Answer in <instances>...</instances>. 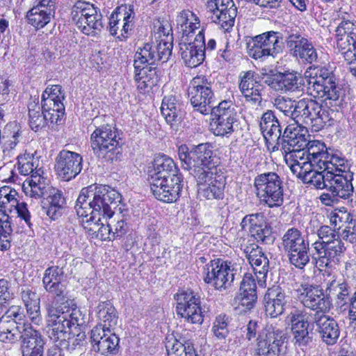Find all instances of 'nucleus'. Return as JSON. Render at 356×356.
Listing matches in <instances>:
<instances>
[{
	"label": "nucleus",
	"mask_w": 356,
	"mask_h": 356,
	"mask_svg": "<svg viewBox=\"0 0 356 356\" xmlns=\"http://www.w3.org/2000/svg\"><path fill=\"white\" fill-rule=\"evenodd\" d=\"M172 35H166L165 38L156 40V43H150L159 62H167L172 55Z\"/></svg>",
	"instance_id": "55"
},
{
	"label": "nucleus",
	"mask_w": 356,
	"mask_h": 356,
	"mask_svg": "<svg viewBox=\"0 0 356 356\" xmlns=\"http://www.w3.org/2000/svg\"><path fill=\"white\" fill-rule=\"evenodd\" d=\"M231 321V318L225 314H220L218 315L212 325L211 332L216 339L222 341L228 337L229 330V325Z\"/></svg>",
	"instance_id": "57"
},
{
	"label": "nucleus",
	"mask_w": 356,
	"mask_h": 356,
	"mask_svg": "<svg viewBox=\"0 0 356 356\" xmlns=\"http://www.w3.org/2000/svg\"><path fill=\"white\" fill-rule=\"evenodd\" d=\"M135 13L131 6L117 7L109 17V31L112 35H116L122 22L121 35L118 38L125 40L128 38L134 25Z\"/></svg>",
	"instance_id": "30"
},
{
	"label": "nucleus",
	"mask_w": 356,
	"mask_h": 356,
	"mask_svg": "<svg viewBox=\"0 0 356 356\" xmlns=\"http://www.w3.org/2000/svg\"><path fill=\"white\" fill-rule=\"evenodd\" d=\"M38 165V159L31 154L17 156V169L19 174L24 176L31 175L23 184V191L27 196L35 199L42 197L47 186V179L43 176L44 172Z\"/></svg>",
	"instance_id": "10"
},
{
	"label": "nucleus",
	"mask_w": 356,
	"mask_h": 356,
	"mask_svg": "<svg viewBox=\"0 0 356 356\" xmlns=\"http://www.w3.org/2000/svg\"><path fill=\"white\" fill-rule=\"evenodd\" d=\"M269 86L282 92H295L303 91L304 79L297 72H286L275 74L266 80Z\"/></svg>",
	"instance_id": "35"
},
{
	"label": "nucleus",
	"mask_w": 356,
	"mask_h": 356,
	"mask_svg": "<svg viewBox=\"0 0 356 356\" xmlns=\"http://www.w3.org/2000/svg\"><path fill=\"white\" fill-rule=\"evenodd\" d=\"M20 136L21 133L18 129L10 132L9 135H6V131H4L3 135L1 137L3 140L2 148L3 152H10L15 149L19 143V138Z\"/></svg>",
	"instance_id": "63"
},
{
	"label": "nucleus",
	"mask_w": 356,
	"mask_h": 356,
	"mask_svg": "<svg viewBox=\"0 0 356 356\" xmlns=\"http://www.w3.org/2000/svg\"><path fill=\"white\" fill-rule=\"evenodd\" d=\"M165 348L168 356H197L191 343H182L172 338L167 341Z\"/></svg>",
	"instance_id": "54"
},
{
	"label": "nucleus",
	"mask_w": 356,
	"mask_h": 356,
	"mask_svg": "<svg viewBox=\"0 0 356 356\" xmlns=\"http://www.w3.org/2000/svg\"><path fill=\"white\" fill-rule=\"evenodd\" d=\"M285 333L273 327L262 328L257 339L255 354L258 356H287Z\"/></svg>",
	"instance_id": "18"
},
{
	"label": "nucleus",
	"mask_w": 356,
	"mask_h": 356,
	"mask_svg": "<svg viewBox=\"0 0 356 356\" xmlns=\"http://www.w3.org/2000/svg\"><path fill=\"white\" fill-rule=\"evenodd\" d=\"M18 197L19 194L14 188L8 186L0 188V212L12 213L18 205Z\"/></svg>",
	"instance_id": "52"
},
{
	"label": "nucleus",
	"mask_w": 356,
	"mask_h": 356,
	"mask_svg": "<svg viewBox=\"0 0 356 356\" xmlns=\"http://www.w3.org/2000/svg\"><path fill=\"white\" fill-rule=\"evenodd\" d=\"M242 229H248L258 243L270 244L274 241L271 229L266 225L263 213L248 214L241 222Z\"/></svg>",
	"instance_id": "28"
},
{
	"label": "nucleus",
	"mask_w": 356,
	"mask_h": 356,
	"mask_svg": "<svg viewBox=\"0 0 356 356\" xmlns=\"http://www.w3.org/2000/svg\"><path fill=\"white\" fill-rule=\"evenodd\" d=\"M134 80L140 92H148L157 85L159 76L156 67H151L149 69H143V70H134Z\"/></svg>",
	"instance_id": "49"
},
{
	"label": "nucleus",
	"mask_w": 356,
	"mask_h": 356,
	"mask_svg": "<svg viewBox=\"0 0 356 356\" xmlns=\"http://www.w3.org/2000/svg\"><path fill=\"white\" fill-rule=\"evenodd\" d=\"M177 301L176 312L178 316L188 323L202 324L204 315L201 307V299L197 293L191 289L181 290L175 295Z\"/></svg>",
	"instance_id": "17"
},
{
	"label": "nucleus",
	"mask_w": 356,
	"mask_h": 356,
	"mask_svg": "<svg viewBox=\"0 0 356 356\" xmlns=\"http://www.w3.org/2000/svg\"><path fill=\"white\" fill-rule=\"evenodd\" d=\"M24 317L23 309L20 306L12 305L6 311L1 318L6 321H15L17 325L29 324L24 321Z\"/></svg>",
	"instance_id": "62"
},
{
	"label": "nucleus",
	"mask_w": 356,
	"mask_h": 356,
	"mask_svg": "<svg viewBox=\"0 0 356 356\" xmlns=\"http://www.w3.org/2000/svg\"><path fill=\"white\" fill-rule=\"evenodd\" d=\"M253 185L261 204L269 208L280 207L284 204V182L276 172H268L257 175Z\"/></svg>",
	"instance_id": "9"
},
{
	"label": "nucleus",
	"mask_w": 356,
	"mask_h": 356,
	"mask_svg": "<svg viewBox=\"0 0 356 356\" xmlns=\"http://www.w3.org/2000/svg\"><path fill=\"white\" fill-rule=\"evenodd\" d=\"M298 298L305 307L314 313L327 314L331 309L332 301L323 289L317 285L301 284L298 289Z\"/></svg>",
	"instance_id": "22"
},
{
	"label": "nucleus",
	"mask_w": 356,
	"mask_h": 356,
	"mask_svg": "<svg viewBox=\"0 0 356 356\" xmlns=\"http://www.w3.org/2000/svg\"><path fill=\"white\" fill-rule=\"evenodd\" d=\"M350 160L343 155H335L331 158L327 169L316 174L305 184L312 185L317 189L325 188L338 198L348 200L354 193V172L350 171Z\"/></svg>",
	"instance_id": "2"
},
{
	"label": "nucleus",
	"mask_w": 356,
	"mask_h": 356,
	"mask_svg": "<svg viewBox=\"0 0 356 356\" xmlns=\"http://www.w3.org/2000/svg\"><path fill=\"white\" fill-rule=\"evenodd\" d=\"M207 10L211 21L225 31H229L234 26L237 8L233 0H208Z\"/></svg>",
	"instance_id": "23"
},
{
	"label": "nucleus",
	"mask_w": 356,
	"mask_h": 356,
	"mask_svg": "<svg viewBox=\"0 0 356 356\" xmlns=\"http://www.w3.org/2000/svg\"><path fill=\"white\" fill-rule=\"evenodd\" d=\"M114 220L113 222H111L113 229V238H120L128 231L129 227L127 225V218H128V212L127 211L125 213L120 211V213H116L115 211V214L113 215Z\"/></svg>",
	"instance_id": "58"
},
{
	"label": "nucleus",
	"mask_w": 356,
	"mask_h": 356,
	"mask_svg": "<svg viewBox=\"0 0 356 356\" xmlns=\"http://www.w3.org/2000/svg\"><path fill=\"white\" fill-rule=\"evenodd\" d=\"M346 247L341 239L328 243L321 250L322 253L314 252L312 255V261L319 269L330 268L339 261L343 255Z\"/></svg>",
	"instance_id": "36"
},
{
	"label": "nucleus",
	"mask_w": 356,
	"mask_h": 356,
	"mask_svg": "<svg viewBox=\"0 0 356 356\" xmlns=\"http://www.w3.org/2000/svg\"><path fill=\"white\" fill-rule=\"evenodd\" d=\"M337 47H346L348 42H352L356 48V22L342 20L335 29Z\"/></svg>",
	"instance_id": "47"
},
{
	"label": "nucleus",
	"mask_w": 356,
	"mask_h": 356,
	"mask_svg": "<svg viewBox=\"0 0 356 356\" xmlns=\"http://www.w3.org/2000/svg\"><path fill=\"white\" fill-rule=\"evenodd\" d=\"M289 297L286 295L284 289L278 285L268 288L264 298L266 314L270 318H276L281 315Z\"/></svg>",
	"instance_id": "37"
},
{
	"label": "nucleus",
	"mask_w": 356,
	"mask_h": 356,
	"mask_svg": "<svg viewBox=\"0 0 356 356\" xmlns=\"http://www.w3.org/2000/svg\"><path fill=\"white\" fill-rule=\"evenodd\" d=\"M244 253L253 268L259 286L266 287V277L269 270V260L266 253L257 245L246 246Z\"/></svg>",
	"instance_id": "31"
},
{
	"label": "nucleus",
	"mask_w": 356,
	"mask_h": 356,
	"mask_svg": "<svg viewBox=\"0 0 356 356\" xmlns=\"http://www.w3.org/2000/svg\"><path fill=\"white\" fill-rule=\"evenodd\" d=\"M333 114H334L333 110L328 111L321 108V112L318 113V116L314 120V125L312 129V131H318L325 127L332 126L335 122V120L332 117Z\"/></svg>",
	"instance_id": "60"
},
{
	"label": "nucleus",
	"mask_w": 356,
	"mask_h": 356,
	"mask_svg": "<svg viewBox=\"0 0 356 356\" xmlns=\"http://www.w3.org/2000/svg\"><path fill=\"white\" fill-rule=\"evenodd\" d=\"M188 95L195 111L203 115H207L212 111L214 95L211 82L206 76H197L191 81Z\"/></svg>",
	"instance_id": "16"
},
{
	"label": "nucleus",
	"mask_w": 356,
	"mask_h": 356,
	"mask_svg": "<svg viewBox=\"0 0 356 356\" xmlns=\"http://www.w3.org/2000/svg\"><path fill=\"white\" fill-rule=\"evenodd\" d=\"M305 75L310 77L307 87L310 96L323 99L330 107L340 105L341 88L332 71L325 67L314 66L307 70Z\"/></svg>",
	"instance_id": "7"
},
{
	"label": "nucleus",
	"mask_w": 356,
	"mask_h": 356,
	"mask_svg": "<svg viewBox=\"0 0 356 356\" xmlns=\"http://www.w3.org/2000/svg\"><path fill=\"white\" fill-rule=\"evenodd\" d=\"M47 181V180L46 191L42 195V196L46 193L47 195L49 207L46 209V213L51 220H56L62 215L66 201L63 192L58 188L48 187Z\"/></svg>",
	"instance_id": "43"
},
{
	"label": "nucleus",
	"mask_w": 356,
	"mask_h": 356,
	"mask_svg": "<svg viewBox=\"0 0 356 356\" xmlns=\"http://www.w3.org/2000/svg\"><path fill=\"white\" fill-rule=\"evenodd\" d=\"M326 291L329 297L330 295L336 296V302L339 306L350 305L352 299L350 296V287L343 280H332L327 284Z\"/></svg>",
	"instance_id": "51"
},
{
	"label": "nucleus",
	"mask_w": 356,
	"mask_h": 356,
	"mask_svg": "<svg viewBox=\"0 0 356 356\" xmlns=\"http://www.w3.org/2000/svg\"><path fill=\"white\" fill-rule=\"evenodd\" d=\"M204 281L218 291L229 288L234 280L236 270L231 261L211 260L204 268Z\"/></svg>",
	"instance_id": "15"
},
{
	"label": "nucleus",
	"mask_w": 356,
	"mask_h": 356,
	"mask_svg": "<svg viewBox=\"0 0 356 356\" xmlns=\"http://www.w3.org/2000/svg\"><path fill=\"white\" fill-rule=\"evenodd\" d=\"M248 47V54L254 59L264 56L275 58L284 49V36L281 32L269 31L252 38Z\"/></svg>",
	"instance_id": "14"
},
{
	"label": "nucleus",
	"mask_w": 356,
	"mask_h": 356,
	"mask_svg": "<svg viewBox=\"0 0 356 356\" xmlns=\"http://www.w3.org/2000/svg\"><path fill=\"white\" fill-rule=\"evenodd\" d=\"M240 293L235 300L238 306L244 312L254 308L257 300V285L254 275L250 273L244 275L240 286Z\"/></svg>",
	"instance_id": "38"
},
{
	"label": "nucleus",
	"mask_w": 356,
	"mask_h": 356,
	"mask_svg": "<svg viewBox=\"0 0 356 356\" xmlns=\"http://www.w3.org/2000/svg\"><path fill=\"white\" fill-rule=\"evenodd\" d=\"M22 341V356H42L45 341L39 331L35 330L31 324L19 339Z\"/></svg>",
	"instance_id": "39"
},
{
	"label": "nucleus",
	"mask_w": 356,
	"mask_h": 356,
	"mask_svg": "<svg viewBox=\"0 0 356 356\" xmlns=\"http://www.w3.org/2000/svg\"><path fill=\"white\" fill-rule=\"evenodd\" d=\"M154 50L150 43H146L143 47L137 49L134 60L135 71L149 69L151 67H155L154 65H157L159 61Z\"/></svg>",
	"instance_id": "45"
},
{
	"label": "nucleus",
	"mask_w": 356,
	"mask_h": 356,
	"mask_svg": "<svg viewBox=\"0 0 356 356\" xmlns=\"http://www.w3.org/2000/svg\"><path fill=\"white\" fill-rule=\"evenodd\" d=\"M29 125L32 130L38 131L46 125V118L44 116V111L43 109L41 112L42 106L40 107L35 102H31L28 106Z\"/></svg>",
	"instance_id": "56"
},
{
	"label": "nucleus",
	"mask_w": 356,
	"mask_h": 356,
	"mask_svg": "<svg viewBox=\"0 0 356 356\" xmlns=\"http://www.w3.org/2000/svg\"><path fill=\"white\" fill-rule=\"evenodd\" d=\"M307 132V129L301 127L300 134L304 136L305 145L296 146L284 156L287 166L304 184L327 169L332 156L343 155L340 152L330 154L325 144L318 140L309 141Z\"/></svg>",
	"instance_id": "1"
},
{
	"label": "nucleus",
	"mask_w": 356,
	"mask_h": 356,
	"mask_svg": "<svg viewBox=\"0 0 356 356\" xmlns=\"http://www.w3.org/2000/svg\"><path fill=\"white\" fill-rule=\"evenodd\" d=\"M295 121L298 124L314 125V120L321 112V104L311 98H303L297 101Z\"/></svg>",
	"instance_id": "40"
},
{
	"label": "nucleus",
	"mask_w": 356,
	"mask_h": 356,
	"mask_svg": "<svg viewBox=\"0 0 356 356\" xmlns=\"http://www.w3.org/2000/svg\"><path fill=\"white\" fill-rule=\"evenodd\" d=\"M120 194L107 185H99L97 194L95 195L93 208L89 218L83 222H101L102 219H111L113 217L117 203L120 202Z\"/></svg>",
	"instance_id": "13"
},
{
	"label": "nucleus",
	"mask_w": 356,
	"mask_h": 356,
	"mask_svg": "<svg viewBox=\"0 0 356 356\" xmlns=\"http://www.w3.org/2000/svg\"><path fill=\"white\" fill-rule=\"evenodd\" d=\"M12 293L9 290V283L5 279H0V307H6L10 300Z\"/></svg>",
	"instance_id": "64"
},
{
	"label": "nucleus",
	"mask_w": 356,
	"mask_h": 356,
	"mask_svg": "<svg viewBox=\"0 0 356 356\" xmlns=\"http://www.w3.org/2000/svg\"><path fill=\"white\" fill-rule=\"evenodd\" d=\"M204 29L202 28L193 42L181 40L179 53L186 66L191 68L199 66L204 60Z\"/></svg>",
	"instance_id": "27"
},
{
	"label": "nucleus",
	"mask_w": 356,
	"mask_h": 356,
	"mask_svg": "<svg viewBox=\"0 0 356 356\" xmlns=\"http://www.w3.org/2000/svg\"><path fill=\"white\" fill-rule=\"evenodd\" d=\"M274 106L280 111L282 112L284 115L289 117L295 121L296 108H297L296 100H292L291 98H285L284 97H278L274 100Z\"/></svg>",
	"instance_id": "59"
},
{
	"label": "nucleus",
	"mask_w": 356,
	"mask_h": 356,
	"mask_svg": "<svg viewBox=\"0 0 356 356\" xmlns=\"http://www.w3.org/2000/svg\"><path fill=\"white\" fill-rule=\"evenodd\" d=\"M47 323L49 330V338L54 342L65 343L67 334L72 328L76 329L86 323V318L79 309H73L71 313L65 312L56 301L46 304Z\"/></svg>",
	"instance_id": "8"
},
{
	"label": "nucleus",
	"mask_w": 356,
	"mask_h": 356,
	"mask_svg": "<svg viewBox=\"0 0 356 356\" xmlns=\"http://www.w3.org/2000/svg\"><path fill=\"white\" fill-rule=\"evenodd\" d=\"M209 143H200L188 147L181 145L178 147L177 154L184 169L189 170L197 181H205L207 174L216 173L218 159Z\"/></svg>",
	"instance_id": "5"
},
{
	"label": "nucleus",
	"mask_w": 356,
	"mask_h": 356,
	"mask_svg": "<svg viewBox=\"0 0 356 356\" xmlns=\"http://www.w3.org/2000/svg\"><path fill=\"white\" fill-rule=\"evenodd\" d=\"M177 29L182 33V37H188L200 28V18L190 10H183L176 17Z\"/></svg>",
	"instance_id": "46"
},
{
	"label": "nucleus",
	"mask_w": 356,
	"mask_h": 356,
	"mask_svg": "<svg viewBox=\"0 0 356 356\" xmlns=\"http://www.w3.org/2000/svg\"><path fill=\"white\" fill-rule=\"evenodd\" d=\"M98 189L97 185H90L81 189L74 207L79 218H83L86 220L89 218L90 213L93 208L95 195L97 194Z\"/></svg>",
	"instance_id": "42"
},
{
	"label": "nucleus",
	"mask_w": 356,
	"mask_h": 356,
	"mask_svg": "<svg viewBox=\"0 0 356 356\" xmlns=\"http://www.w3.org/2000/svg\"><path fill=\"white\" fill-rule=\"evenodd\" d=\"M97 317L101 326L105 330H111L118 323V314L116 309L109 301L101 302L97 307Z\"/></svg>",
	"instance_id": "48"
},
{
	"label": "nucleus",
	"mask_w": 356,
	"mask_h": 356,
	"mask_svg": "<svg viewBox=\"0 0 356 356\" xmlns=\"http://www.w3.org/2000/svg\"><path fill=\"white\" fill-rule=\"evenodd\" d=\"M83 157L81 154L68 150H61L56 158L55 170L65 181L75 178L82 170Z\"/></svg>",
	"instance_id": "25"
},
{
	"label": "nucleus",
	"mask_w": 356,
	"mask_h": 356,
	"mask_svg": "<svg viewBox=\"0 0 356 356\" xmlns=\"http://www.w3.org/2000/svg\"><path fill=\"white\" fill-rule=\"evenodd\" d=\"M29 324L17 325L15 321H6L0 318V341L14 343L18 341L24 329Z\"/></svg>",
	"instance_id": "50"
},
{
	"label": "nucleus",
	"mask_w": 356,
	"mask_h": 356,
	"mask_svg": "<svg viewBox=\"0 0 356 356\" xmlns=\"http://www.w3.org/2000/svg\"><path fill=\"white\" fill-rule=\"evenodd\" d=\"M42 109L44 111L46 124L49 122L51 124H58L65 113V106L63 104H56L47 109L42 106Z\"/></svg>",
	"instance_id": "61"
},
{
	"label": "nucleus",
	"mask_w": 356,
	"mask_h": 356,
	"mask_svg": "<svg viewBox=\"0 0 356 356\" xmlns=\"http://www.w3.org/2000/svg\"><path fill=\"white\" fill-rule=\"evenodd\" d=\"M92 350L103 355H115L118 351L119 338L111 330L95 326L90 332Z\"/></svg>",
	"instance_id": "29"
},
{
	"label": "nucleus",
	"mask_w": 356,
	"mask_h": 356,
	"mask_svg": "<svg viewBox=\"0 0 356 356\" xmlns=\"http://www.w3.org/2000/svg\"><path fill=\"white\" fill-rule=\"evenodd\" d=\"M313 325L325 344L332 346L340 336V328L337 322L327 314H313Z\"/></svg>",
	"instance_id": "33"
},
{
	"label": "nucleus",
	"mask_w": 356,
	"mask_h": 356,
	"mask_svg": "<svg viewBox=\"0 0 356 356\" xmlns=\"http://www.w3.org/2000/svg\"><path fill=\"white\" fill-rule=\"evenodd\" d=\"M64 271L58 266L48 267L44 272L42 286L46 292L53 296L52 301L64 302L67 299L66 285L63 282Z\"/></svg>",
	"instance_id": "26"
},
{
	"label": "nucleus",
	"mask_w": 356,
	"mask_h": 356,
	"mask_svg": "<svg viewBox=\"0 0 356 356\" xmlns=\"http://www.w3.org/2000/svg\"><path fill=\"white\" fill-rule=\"evenodd\" d=\"M153 165L149 181L154 196L163 202H176L183 187V177L173 159L160 155L154 159Z\"/></svg>",
	"instance_id": "3"
},
{
	"label": "nucleus",
	"mask_w": 356,
	"mask_h": 356,
	"mask_svg": "<svg viewBox=\"0 0 356 356\" xmlns=\"http://www.w3.org/2000/svg\"><path fill=\"white\" fill-rule=\"evenodd\" d=\"M211 129L216 136L229 137L237 122L236 106L231 100H224L212 109Z\"/></svg>",
	"instance_id": "19"
},
{
	"label": "nucleus",
	"mask_w": 356,
	"mask_h": 356,
	"mask_svg": "<svg viewBox=\"0 0 356 356\" xmlns=\"http://www.w3.org/2000/svg\"><path fill=\"white\" fill-rule=\"evenodd\" d=\"M56 0H35L33 8L26 14L29 24L37 29L45 26L54 16Z\"/></svg>",
	"instance_id": "32"
},
{
	"label": "nucleus",
	"mask_w": 356,
	"mask_h": 356,
	"mask_svg": "<svg viewBox=\"0 0 356 356\" xmlns=\"http://www.w3.org/2000/svg\"><path fill=\"white\" fill-rule=\"evenodd\" d=\"M260 129L269 149L272 151L279 149L284 156L293 149L296 146L305 145V138L300 134L301 127L287 126L282 134V127L274 111L267 110L261 116Z\"/></svg>",
	"instance_id": "4"
},
{
	"label": "nucleus",
	"mask_w": 356,
	"mask_h": 356,
	"mask_svg": "<svg viewBox=\"0 0 356 356\" xmlns=\"http://www.w3.org/2000/svg\"><path fill=\"white\" fill-rule=\"evenodd\" d=\"M20 296L29 318L34 324L39 325L42 321L39 296L28 288L22 289Z\"/></svg>",
	"instance_id": "44"
},
{
	"label": "nucleus",
	"mask_w": 356,
	"mask_h": 356,
	"mask_svg": "<svg viewBox=\"0 0 356 356\" xmlns=\"http://www.w3.org/2000/svg\"><path fill=\"white\" fill-rule=\"evenodd\" d=\"M102 119L95 117L89 127L94 128L90 135L91 147L95 156L105 162L119 161L122 156V147L117 129L109 124H102Z\"/></svg>",
	"instance_id": "6"
},
{
	"label": "nucleus",
	"mask_w": 356,
	"mask_h": 356,
	"mask_svg": "<svg viewBox=\"0 0 356 356\" xmlns=\"http://www.w3.org/2000/svg\"><path fill=\"white\" fill-rule=\"evenodd\" d=\"M238 89L245 101L254 106H260L265 86L253 70L241 72L238 76Z\"/></svg>",
	"instance_id": "24"
},
{
	"label": "nucleus",
	"mask_w": 356,
	"mask_h": 356,
	"mask_svg": "<svg viewBox=\"0 0 356 356\" xmlns=\"http://www.w3.org/2000/svg\"><path fill=\"white\" fill-rule=\"evenodd\" d=\"M199 195L209 200H222L225 186V176L222 171L207 174L205 181H197Z\"/></svg>",
	"instance_id": "34"
},
{
	"label": "nucleus",
	"mask_w": 356,
	"mask_h": 356,
	"mask_svg": "<svg viewBox=\"0 0 356 356\" xmlns=\"http://www.w3.org/2000/svg\"><path fill=\"white\" fill-rule=\"evenodd\" d=\"M310 318L313 320L312 313L298 309L291 311L286 318L291 328L294 345L302 350L307 348L312 343V337L308 331Z\"/></svg>",
	"instance_id": "21"
},
{
	"label": "nucleus",
	"mask_w": 356,
	"mask_h": 356,
	"mask_svg": "<svg viewBox=\"0 0 356 356\" xmlns=\"http://www.w3.org/2000/svg\"><path fill=\"white\" fill-rule=\"evenodd\" d=\"M285 42L291 56L302 63L309 64L318 60V53L312 42L297 29L286 30Z\"/></svg>",
	"instance_id": "20"
},
{
	"label": "nucleus",
	"mask_w": 356,
	"mask_h": 356,
	"mask_svg": "<svg viewBox=\"0 0 356 356\" xmlns=\"http://www.w3.org/2000/svg\"><path fill=\"white\" fill-rule=\"evenodd\" d=\"M282 245L290 264L296 268L302 269L309 262V241L297 228H290L284 234Z\"/></svg>",
	"instance_id": "11"
},
{
	"label": "nucleus",
	"mask_w": 356,
	"mask_h": 356,
	"mask_svg": "<svg viewBox=\"0 0 356 356\" xmlns=\"http://www.w3.org/2000/svg\"><path fill=\"white\" fill-rule=\"evenodd\" d=\"M65 94L62 87L59 85H54L46 88L41 97V104L46 109L56 104H63Z\"/></svg>",
	"instance_id": "53"
},
{
	"label": "nucleus",
	"mask_w": 356,
	"mask_h": 356,
	"mask_svg": "<svg viewBox=\"0 0 356 356\" xmlns=\"http://www.w3.org/2000/svg\"><path fill=\"white\" fill-rule=\"evenodd\" d=\"M71 17L77 28L86 35H93L103 28L99 8L85 1H77L71 10Z\"/></svg>",
	"instance_id": "12"
},
{
	"label": "nucleus",
	"mask_w": 356,
	"mask_h": 356,
	"mask_svg": "<svg viewBox=\"0 0 356 356\" xmlns=\"http://www.w3.org/2000/svg\"><path fill=\"white\" fill-rule=\"evenodd\" d=\"M161 113L172 129H177L181 120V104L173 95L165 96L160 108Z\"/></svg>",
	"instance_id": "41"
}]
</instances>
